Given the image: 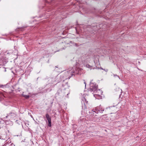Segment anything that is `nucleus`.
Listing matches in <instances>:
<instances>
[{
    "label": "nucleus",
    "mask_w": 146,
    "mask_h": 146,
    "mask_svg": "<svg viewBox=\"0 0 146 146\" xmlns=\"http://www.w3.org/2000/svg\"><path fill=\"white\" fill-rule=\"evenodd\" d=\"M90 89L92 91L95 92L97 91H100V89L98 90V85L94 82H91L90 84Z\"/></svg>",
    "instance_id": "1"
},
{
    "label": "nucleus",
    "mask_w": 146,
    "mask_h": 146,
    "mask_svg": "<svg viewBox=\"0 0 146 146\" xmlns=\"http://www.w3.org/2000/svg\"><path fill=\"white\" fill-rule=\"evenodd\" d=\"M104 108H102L101 105H100L99 106L96 107L94 109H93V111L94 112L98 113L99 112L102 113L103 111H104Z\"/></svg>",
    "instance_id": "2"
},
{
    "label": "nucleus",
    "mask_w": 146,
    "mask_h": 146,
    "mask_svg": "<svg viewBox=\"0 0 146 146\" xmlns=\"http://www.w3.org/2000/svg\"><path fill=\"white\" fill-rule=\"evenodd\" d=\"M67 73L69 74V75H70L71 76H73L74 74L73 73H74L75 71L72 68H71L68 70L67 71Z\"/></svg>",
    "instance_id": "3"
},
{
    "label": "nucleus",
    "mask_w": 146,
    "mask_h": 146,
    "mask_svg": "<svg viewBox=\"0 0 146 146\" xmlns=\"http://www.w3.org/2000/svg\"><path fill=\"white\" fill-rule=\"evenodd\" d=\"M59 78L60 79V80H57V83H58L59 82H60L61 81H62L64 82L65 80L67 78H65L64 77V76H63L62 75L60 76V77Z\"/></svg>",
    "instance_id": "4"
},
{
    "label": "nucleus",
    "mask_w": 146,
    "mask_h": 146,
    "mask_svg": "<svg viewBox=\"0 0 146 146\" xmlns=\"http://www.w3.org/2000/svg\"><path fill=\"white\" fill-rule=\"evenodd\" d=\"M45 115L48 121L51 120V119L50 116L48 113H46Z\"/></svg>",
    "instance_id": "5"
},
{
    "label": "nucleus",
    "mask_w": 146,
    "mask_h": 146,
    "mask_svg": "<svg viewBox=\"0 0 146 146\" xmlns=\"http://www.w3.org/2000/svg\"><path fill=\"white\" fill-rule=\"evenodd\" d=\"M94 96L96 98H97L98 99H100L101 98V96L99 94H95L94 95Z\"/></svg>",
    "instance_id": "6"
},
{
    "label": "nucleus",
    "mask_w": 146,
    "mask_h": 146,
    "mask_svg": "<svg viewBox=\"0 0 146 146\" xmlns=\"http://www.w3.org/2000/svg\"><path fill=\"white\" fill-rule=\"evenodd\" d=\"M22 95L24 97H25L26 99H28V98H29V95H24V94H22Z\"/></svg>",
    "instance_id": "7"
},
{
    "label": "nucleus",
    "mask_w": 146,
    "mask_h": 146,
    "mask_svg": "<svg viewBox=\"0 0 146 146\" xmlns=\"http://www.w3.org/2000/svg\"><path fill=\"white\" fill-rule=\"evenodd\" d=\"M82 101L84 102H85L86 104H87L88 103V101H86V98L84 97L82 98Z\"/></svg>",
    "instance_id": "8"
},
{
    "label": "nucleus",
    "mask_w": 146,
    "mask_h": 146,
    "mask_svg": "<svg viewBox=\"0 0 146 146\" xmlns=\"http://www.w3.org/2000/svg\"><path fill=\"white\" fill-rule=\"evenodd\" d=\"M48 126L49 127H51L52 126L51 120H50V121H48Z\"/></svg>",
    "instance_id": "9"
},
{
    "label": "nucleus",
    "mask_w": 146,
    "mask_h": 146,
    "mask_svg": "<svg viewBox=\"0 0 146 146\" xmlns=\"http://www.w3.org/2000/svg\"><path fill=\"white\" fill-rule=\"evenodd\" d=\"M86 67L87 68H90V69H92V66L88 64H86Z\"/></svg>",
    "instance_id": "10"
},
{
    "label": "nucleus",
    "mask_w": 146,
    "mask_h": 146,
    "mask_svg": "<svg viewBox=\"0 0 146 146\" xmlns=\"http://www.w3.org/2000/svg\"><path fill=\"white\" fill-rule=\"evenodd\" d=\"M62 86L64 87V86H66L67 87H68V82H66V84L64 85V84H62Z\"/></svg>",
    "instance_id": "11"
},
{
    "label": "nucleus",
    "mask_w": 146,
    "mask_h": 146,
    "mask_svg": "<svg viewBox=\"0 0 146 146\" xmlns=\"http://www.w3.org/2000/svg\"><path fill=\"white\" fill-rule=\"evenodd\" d=\"M6 86V85H1L0 86V88H2V87H3L4 86Z\"/></svg>",
    "instance_id": "12"
},
{
    "label": "nucleus",
    "mask_w": 146,
    "mask_h": 146,
    "mask_svg": "<svg viewBox=\"0 0 146 146\" xmlns=\"http://www.w3.org/2000/svg\"><path fill=\"white\" fill-rule=\"evenodd\" d=\"M114 76H117V77H118L119 78V76L117 75H115V74H114V75H113Z\"/></svg>",
    "instance_id": "13"
},
{
    "label": "nucleus",
    "mask_w": 146,
    "mask_h": 146,
    "mask_svg": "<svg viewBox=\"0 0 146 146\" xmlns=\"http://www.w3.org/2000/svg\"><path fill=\"white\" fill-rule=\"evenodd\" d=\"M104 71H105L106 72H107L108 71V70L107 69H106L105 70V69H104L103 70Z\"/></svg>",
    "instance_id": "14"
},
{
    "label": "nucleus",
    "mask_w": 146,
    "mask_h": 146,
    "mask_svg": "<svg viewBox=\"0 0 146 146\" xmlns=\"http://www.w3.org/2000/svg\"><path fill=\"white\" fill-rule=\"evenodd\" d=\"M84 84H85V86H86V82H84Z\"/></svg>",
    "instance_id": "15"
},
{
    "label": "nucleus",
    "mask_w": 146,
    "mask_h": 146,
    "mask_svg": "<svg viewBox=\"0 0 146 146\" xmlns=\"http://www.w3.org/2000/svg\"><path fill=\"white\" fill-rule=\"evenodd\" d=\"M101 68V69H102L103 70H104V69H103L102 68Z\"/></svg>",
    "instance_id": "16"
},
{
    "label": "nucleus",
    "mask_w": 146,
    "mask_h": 146,
    "mask_svg": "<svg viewBox=\"0 0 146 146\" xmlns=\"http://www.w3.org/2000/svg\"><path fill=\"white\" fill-rule=\"evenodd\" d=\"M58 78H58V77H57V79H58Z\"/></svg>",
    "instance_id": "17"
},
{
    "label": "nucleus",
    "mask_w": 146,
    "mask_h": 146,
    "mask_svg": "<svg viewBox=\"0 0 146 146\" xmlns=\"http://www.w3.org/2000/svg\"><path fill=\"white\" fill-rule=\"evenodd\" d=\"M75 45H76V46L77 45V44L76 43L75 44Z\"/></svg>",
    "instance_id": "18"
},
{
    "label": "nucleus",
    "mask_w": 146,
    "mask_h": 146,
    "mask_svg": "<svg viewBox=\"0 0 146 146\" xmlns=\"http://www.w3.org/2000/svg\"><path fill=\"white\" fill-rule=\"evenodd\" d=\"M84 105H85V103H84Z\"/></svg>",
    "instance_id": "19"
},
{
    "label": "nucleus",
    "mask_w": 146,
    "mask_h": 146,
    "mask_svg": "<svg viewBox=\"0 0 146 146\" xmlns=\"http://www.w3.org/2000/svg\"><path fill=\"white\" fill-rule=\"evenodd\" d=\"M46 122H47V121L46 120Z\"/></svg>",
    "instance_id": "20"
},
{
    "label": "nucleus",
    "mask_w": 146,
    "mask_h": 146,
    "mask_svg": "<svg viewBox=\"0 0 146 146\" xmlns=\"http://www.w3.org/2000/svg\"><path fill=\"white\" fill-rule=\"evenodd\" d=\"M44 0V1H46V0Z\"/></svg>",
    "instance_id": "21"
},
{
    "label": "nucleus",
    "mask_w": 146,
    "mask_h": 146,
    "mask_svg": "<svg viewBox=\"0 0 146 146\" xmlns=\"http://www.w3.org/2000/svg\"><path fill=\"white\" fill-rule=\"evenodd\" d=\"M2 146H4L3 145Z\"/></svg>",
    "instance_id": "22"
}]
</instances>
